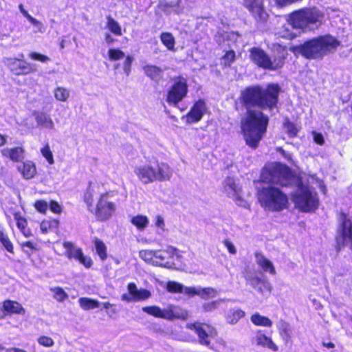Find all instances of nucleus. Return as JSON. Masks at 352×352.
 <instances>
[{
    "label": "nucleus",
    "mask_w": 352,
    "mask_h": 352,
    "mask_svg": "<svg viewBox=\"0 0 352 352\" xmlns=\"http://www.w3.org/2000/svg\"><path fill=\"white\" fill-rule=\"evenodd\" d=\"M104 38L108 44H111L115 42V39L109 34H106Z\"/></svg>",
    "instance_id": "nucleus-60"
},
{
    "label": "nucleus",
    "mask_w": 352,
    "mask_h": 352,
    "mask_svg": "<svg viewBox=\"0 0 352 352\" xmlns=\"http://www.w3.org/2000/svg\"><path fill=\"white\" fill-rule=\"evenodd\" d=\"M142 311L156 318H160L168 320L174 319L186 320L188 317L187 310L179 306L168 305L166 307L161 309L157 306L144 307Z\"/></svg>",
    "instance_id": "nucleus-8"
},
{
    "label": "nucleus",
    "mask_w": 352,
    "mask_h": 352,
    "mask_svg": "<svg viewBox=\"0 0 352 352\" xmlns=\"http://www.w3.org/2000/svg\"><path fill=\"white\" fill-rule=\"evenodd\" d=\"M236 56L234 50H230L225 52L221 58V65L224 67H230L236 60Z\"/></svg>",
    "instance_id": "nucleus-31"
},
{
    "label": "nucleus",
    "mask_w": 352,
    "mask_h": 352,
    "mask_svg": "<svg viewBox=\"0 0 352 352\" xmlns=\"http://www.w3.org/2000/svg\"><path fill=\"white\" fill-rule=\"evenodd\" d=\"M145 75L151 80L159 82L163 78V70L155 65H146L143 67Z\"/></svg>",
    "instance_id": "nucleus-22"
},
{
    "label": "nucleus",
    "mask_w": 352,
    "mask_h": 352,
    "mask_svg": "<svg viewBox=\"0 0 352 352\" xmlns=\"http://www.w3.org/2000/svg\"><path fill=\"white\" fill-rule=\"evenodd\" d=\"M155 255L156 251L150 250H141L139 252V256L142 260L153 265H155Z\"/></svg>",
    "instance_id": "nucleus-33"
},
{
    "label": "nucleus",
    "mask_w": 352,
    "mask_h": 352,
    "mask_svg": "<svg viewBox=\"0 0 352 352\" xmlns=\"http://www.w3.org/2000/svg\"><path fill=\"white\" fill-rule=\"evenodd\" d=\"M224 245L227 248L228 252L232 254H235L236 253V250L234 245L228 240H225L223 241Z\"/></svg>",
    "instance_id": "nucleus-56"
},
{
    "label": "nucleus",
    "mask_w": 352,
    "mask_h": 352,
    "mask_svg": "<svg viewBox=\"0 0 352 352\" xmlns=\"http://www.w3.org/2000/svg\"><path fill=\"white\" fill-rule=\"evenodd\" d=\"M284 333L286 336H289V329L288 325L287 324H284L283 325V329H281L280 334Z\"/></svg>",
    "instance_id": "nucleus-61"
},
{
    "label": "nucleus",
    "mask_w": 352,
    "mask_h": 352,
    "mask_svg": "<svg viewBox=\"0 0 352 352\" xmlns=\"http://www.w3.org/2000/svg\"><path fill=\"white\" fill-rule=\"evenodd\" d=\"M38 342L39 344L45 347H51L54 344V342L52 338L45 336L39 337L38 338Z\"/></svg>",
    "instance_id": "nucleus-48"
},
{
    "label": "nucleus",
    "mask_w": 352,
    "mask_h": 352,
    "mask_svg": "<svg viewBox=\"0 0 352 352\" xmlns=\"http://www.w3.org/2000/svg\"><path fill=\"white\" fill-rule=\"evenodd\" d=\"M122 63L124 72L126 76H129L131 71V65L133 61V57L131 55H127Z\"/></svg>",
    "instance_id": "nucleus-44"
},
{
    "label": "nucleus",
    "mask_w": 352,
    "mask_h": 352,
    "mask_svg": "<svg viewBox=\"0 0 352 352\" xmlns=\"http://www.w3.org/2000/svg\"><path fill=\"white\" fill-rule=\"evenodd\" d=\"M186 328L194 331L198 336L199 342L202 344L213 349L210 346V341L217 336L216 329L207 324L195 322L193 323H188Z\"/></svg>",
    "instance_id": "nucleus-11"
},
{
    "label": "nucleus",
    "mask_w": 352,
    "mask_h": 352,
    "mask_svg": "<svg viewBox=\"0 0 352 352\" xmlns=\"http://www.w3.org/2000/svg\"><path fill=\"white\" fill-rule=\"evenodd\" d=\"M122 300L127 302H132L134 300L133 296H131L130 293L129 294H124L122 296Z\"/></svg>",
    "instance_id": "nucleus-59"
},
{
    "label": "nucleus",
    "mask_w": 352,
    "mask_h": 352,
    "mask_svg": "<svg viewBox=\"0 0 352 352\" xmlns=\"http://www.w3.org/2000/svg\"><path fill=\"white\" fill-rule=\"evenodd\" d=\"M19 171L26 179H30L36 175L35 164L32 161H26L18 166Z\"/></svg>",
    "instance_id": "nucleus-23"
},
{
    "label": "nucleus",
    "mask_w": 352,
    "mask_h": 352,
    "mask_svg": "<svg viewBox=\"0 0 352 352\" xmlns=\"http://www.w3.org/2000/svg\"><path fill=\"white\" fill-rule=\"evenodd\" d=\"M65 250V255L69 259H75L83 265L86 268H89L92 265V260L90 257L83 254L82 250L76 247L74 243L69 241H63L62 243Z\"/></svg>",
    "instance_id": "nucleus-17"
},
{
    "label": "nucleus",
    "mask_w": 352,
    "mask_h": 352,
    "mask_svg": "<svg viewBox=\"0 0 352 352\" xmlns=\"http://www.w3.org/2000/svg\"><path fill=\"white\" fill-rule=\"evenodd\" d=\"M23 248H27L30 250H38L37 245L31 241H25L21 244Z\"/></svg>",
    "instance_id": "nucleus-57"
},
{
    "label": "nucleus",
    "mask_w": 352,
    "mask_h": 352,
    "mask_svg": "<svg viewBox=\"0 0 352 352\" xmlns=\"http://www.w3.org/2000/svg\"><path fill=\"white\" fill-rule=\"evenodd\" d=\"M252 342L258 346L271 350L272 351L276 352L278 351V346L272 340V338L267 336L263 331L258 330L256 331Z\"/></svg>",
    "instance_id": "nucleus-18"
},
{
    "label": "nucleus",
    "mask_w": 352,
    "mask_h": 352,
    "mask_svg": "<svg viewBox=\"0 0 352 352\" xmlns=\"http://www.w3.org/2000/svg\"><path fill=\"white\" fill-rule=\"evenodd\" d=\"M58 221H53L54 227H56ZM41 230L43 233H47L53 228L52 221H41L40 224Z\"/></svg>",
    "instance_id": "nucleus-51"
},
{
    "label": "nucleus",
    "mask_w": 352,
    "mask_h": 352,
    "mask_svg": "<svg viewBox=\"0 0 352 352\" xmlns=\"http://www.w3.org/2000/svg\"><path fill=\"white\" fill-rule=\"evenodd\" d=\"M109 58L111 61H118L125 57L124 52L119 48H111L108 51Z\"/></svg>",
    "instance_id": "nucleus-39"
},
{
    "label": "nucleus",
    "mask_w": 352,
    "mask_h": 352,
    "mask_svg": "<svg viewBox=\"0 0 352 352\" xmlns=\"http://www.w3.org/2000/svg\"><path fill=\"white\" fill-rule=\"evenodd\" d=\"M165 251L168 259H173L175 256L177 258L179 257L178 254V250L172 246L167 247Z\"/></svg>",
    "instance_id": "nucleus-54"
},
{
    "label": "nucleus",
    "mask_w": 352,
    "mask_h": 352,
    "mask_svg": "<svg viewBox=\"0 0 352 352\" xmlns=\"http://www.w3.org/2000/svg\"><path fill=\"white\" fill-rule=\"evenodd\" d=\"M243 6L258 23H265L269 18L264 0H243Z\"/></svg>",
    "instance_id": "nucleus-13"
},
{
    "label": "nucleus",
    "mask_w": 352,
    "mask_h": 352,
    "mask_svg": "<svg viewBox=\"0 0 352 352\" xmlns=\"http://www.w3.org/2000/svg\"><path fill=\"white\" fill-rule=\"evenodd\" d=\"M336 241L338 251L348 245L352 248V221H342L338 228Z\"/></svg>",
    "instance_id": "nucleus-14"
},
{
    "label": "nucleus",
    "mask_w": 352,
    "mask_h": 352,
    "mask_svg": "<svg viewBox=\"0 0 352 352\" xmlns=\"http://www.w3.org/2000/svg\"><path fill=\"white\" fill-rule=\"evenodd\" d=\"M250 321L258 327H271L273 324L272 321L268 317L262 316L259 313L252 314L250 316Z\"/></svg>",
    "instance_id": "nucleus-28"
},
{
    "label": "nucleus",
    "mask_w": 352,
    "mask_h": 352,
    "mask_svg": "<svg viewBox=\"0 0 352 352\" xmlns=\"http://www.w3.org/2000/svg\"><path fill=\"white\" fill-rule=\"evenodd\" d=\"M50 291L53 293V297L58 302H63L68 298V295L61 287H52Z\"/></svg>",
    "instance_id": "nucleus-38"
},
{
    "label": "nucleus",
    "mask_w": 352,
    "mask_h": 352,
    "mask_svg": "<svg viewBox=\"0 0 352 352\" xmlns=\"http://www.w3.org/2000/svg\"><path fill=\"white\" fill-rule=\"evenodd\" d=\"M284 127L287 129V133L289 138H295L298 135L299 129L296 125L291 122L289 119H286L283 122Z\"/></svg>",
    "instance_id": "nucleus-36"
},
{
    "label": "nucleus",
    "mask_w": 352,
    "mask_h": 352,
    "mask_svg": "<svg viewBox=\"0 0 352 352\" xmlns=\"http://www.w3.org/2000/svg\"><path fill=\"white\" fill-rule=\"evenodd\" d=\"M186 288H191V287H185L175 281H168L166 284L167 291L171 293H183L185 294Z\"/></svg>",
    "instance_id": "nucleus-34"
},
{
    "label": "nucleus",
    "mask_w": 352,
    "mask_h": 352,
    "mask_svg": "<svg viewBox=\"0 0 352 352\" xmlns=\"http://www.w3.org/2000/svg\"><path fill=\"white\" fill-rule=\"evenodd\" d=\"M79 305L84 310H89L99 307L100 302L94 299L89 298H80L78 300Z\"/></svg>",
    "instance_id": "nucleus-32"
},
{
    "label": "nucleus",
    "mask_w": 352,
    "mask_h": 352,
    "mask_svg": "<svg viewBox=\"0 0 352 352\" xmlns=\"http://www.w3.org/2000/svg\"><path fill=\"white\" fill-rule=\"evenodd\" d=\"M208 111V107L204 98L195 100L189 111L186 114V122L189 124L199 122Z\"/></svg>",
    "instance_id": "nucleus-16"
},
{
    "label": "nucleus",
    "mask_w": 352,
    "mask_h": 352,
    "mask_svg": "<svg viewBox=\"0 0 352 352\" xmlns=\"http://www.w3.org/2000/svg\"><path fill=\"white\" fill-rule=\"evenodd\" d=\"M6 136L0 133V147L4 146L6 144Z\"/></svg>",
    "instance_id": "nucleus-62"
},
{
    "label": "nucleus",
    "mask_w": 352,
    "mask_h": 352,
    "mask_svg": "<svg viewBox=\"0 0 352 352\" xmlns=\"http://www.w3.org/2000/svg\"><path fill=\"white\" fill-rule=\"evenodd\" d=\"M155 265L169 267V263L165 250H156Z\"/></svg>",
    "instance_id": "nucleus-35"
},
{
    "label": "nucleus",
    "mask_w": 352,
    "mask_h": 352,
    "mask_svg": "<svg viewBox=\"0 0 352 352\" xmlns=\"http://www.w3.org/2000/svg\"><path fill=\"white\" fill-rule=\"evenodd\" d=\"M48 207L50 211L54 214H59L62 212V206L56 201L51 200Z\"/></svg>",
    "instance_id": "nucleus-49"
},
{
    "label": "nucleus",
    "mask_w": 352,
    "mask_h": 352,
    "mask_svg": "<svg viewBox=\"0 0 352 352\" xmlns=\"http://www.w3.org/2000/svg\"><path fill=\"white\" fill-rule=\"evenodd\" d=\"M302 0H274L276 5L278 8H284L293 3L300 2Z\"/></svg>",
    "instance_id": "nucleus-53"
},
{
    "label": "nucleus",
    "mask_w": 352,
    "mask_h": 352,
    "mask_svg": "<svg viewBox=\"0 0 352 352\" xmlns=\"http://www.w3.org/2000/svg\"><path fill=\"white\" fill-rule=\"evenodd\" d=\"M83 199L87 204L89 210L93 211L94 208V195L90 190H87L84 193Z\"/></svg>",
    "instance_id": "nucleus-45"
},
{
    "label": "nucleus",
    "mask_w": 352,
    "mask_h": 352,
    "mask_svg": "<svg viewBox=\"0 0 352 352\" xmlns=\"http://www.w3.org/2000/svg\"><path fill=\"white\" fill-rule=\"evenodd\" d=\"M160 40L167 50L175 52V40L170 32H162L160 34Z\"/></svg>",
    "instance_id": "nucleus-29"
},
{
    "label": "nucleus",
    "mask_w": 352,
    "mask_h": 352,
    "mask_svg": "<svg viewBox=\"0 0 352 352\" xmlns=\"http://www.w3.org/2000/svg\"><path fill=\"white\" fill-rule=\"evenodd\" d=\"M221 301H223V300L221 299L204 303L203 305V309L206 312L212 311L217 309L219 302Z\"/></svg>",
    "instance_id": "nucleus-47"
},
{
    "label": "nucleus",
    "mask_w": 352,
    "mask_h": 352,
    "mask_svg": "<svg viewBox=\"0 0 352 352\" xmlns=\"http://www.w3.org/2000/svg\"><path fill=\"white\" fill-rule=\"evenodd\" d=\"M188 93V84L187 79L183 76L173 78V82L167 91L166 96V102L173 107H177Z\"/></svg>",
    "instance_id": "nucleus-7"
},
{
    "label": "nucleus",
    "mask_w": 352,
    "mask_h": 352,
    "mask_svg": "<svg viewBox=\"0 0 352 352\" xmlns=\"http://www.w3.org/2000/svg\"><path fill=\"white\" fill-rule=\"evenodd\" d=\"M29 57L34 60H38L41 63H46L50 60V58L44 54L36 52H32L29 54Z\"/></svg>",
    "instance_id": "nucleus-46"
},
{
    "label": "nucleus",
    "mask_w": 352,
    "mask_h": 352,
    "mask_svg": "<svg viewBox=\"0 0 352 352\" xmlns=\"http://www.w3.org/2000/svg\"><path fill=\"white\" fill-rule=\"evenodd\" d=\"M25 148L23 145L6 148L1 151V155L14 162H21L25 157Z\"/></svg>",
    "instance_id": "nucleus-20"
},
{
    "label": "nucleus",
    "mask_w": 352,
    "mask_h": 352,
    "mask_svg": "<svg viewBox=\"0 0 352 352\" xmlns=\"http://www.w3.org/2000/svg\"><path fill=\"white\" fill-rule=\"evenodd\" d=\"M292 201L296 208L305 212H314L319 205V199L316 192L308 187L302 188L300 192L292 195Z\"/></svg>",
    "instance_id": "nucleus-9"
},
{
    "label": "nucleus",
    "mask_w": 352,
    "mask_h": 352,
    "mask_svg": "<svg viewBox=\"0 0 352 352\" xmlns=\"http://www.w3.org/2000/svg\"><path fill=\"white\" fill-rule=\"evenodd\" d=\"M2 307L8 314L24 315L25 310L18 302L11 300H6L3 302Z\"/></svg>",
    "instance_id": "nucleus-25"
},
{
    "label": "nucleus",
    "mask_w": 352,
    "mask_h": 352,
    "mask_svg": "<svg viewBox=\"0 0 352 352\" xmlns=\"http://www.w3.org/2000/svg\"><path fill=\"white\" fill-rule=\"evenodd\" d=\"M134 173L138 179L144 184L155 181H168L172 176V170L165 162H157L155 167L149 164L137 166Z\"/></svg>",
    "instance_id": "nucleus-6"
},
{
    "label": "nucleus",
    "mask_w": 352,
    "mask_h": 352,
    "mask_svg": "<svg viewBox=\"0 0 352 352\" xmlns=\"http://www.w3.org/2000/svg\"><path fill=\"white\" fill-rule=\"evenodd\" d=\"M247 285L261 294L270 293L272 286L269 281L261 278L255 271L248 270L244 275Z\"/></svg>",
    "instance_id": "nucleus-15"
},
{
    "label": "nucleus",
    "mask_w": 352,
    "mask_h": 352,
    "mask_svg": "<svg viewBox=\"0 0 352 352\" xmlns=\"http://www.w3.org/2000/svg\"><path fill=\"white\" fill-rule=\"evenodd\" d=\"M324 14L316 6L303 7L294 10L287 21L293 29L305 33L318 29L323 23Z\"/></svg>",
    "instance_id": "nucleus-4"
},
{
    "label": "nucleus",
    "mask_w": 352,
    "mask_h": 352,
    "mask_svg": "<svg viewBox=\"0 0 352 352\" xmlns=\"http://www.w3.org/2000/svg\"><path fill=\"white\" fill-rule=\"evenodd\" d=\"M21 58H8L4 63L9 71L16 76H28L36 72L35 65L28 62L23 58V54H21Z\"/></svg>",
    "instance_id": "nucleus-10"
},
{
    "label": "nucleus",
    "mask_w": 352,
    "mask_h": 352,
    "mask_svg": "<svg viewBox=\"0 0 352 352\" xmlns=\"http://www.w3.org/2000/svg\"><path fill=\"white\" fill-rule=\"evenodd\" d=\"M32 114L38 126L45 127L49 129H52L54 128V122L47 113L43 111H34Z\"/></svg>",
    "instance_id": "nucleus-26"
},
{
    "label": "nucleus",
    "mask_w": 352,
    "mask_h": 352,
    "mask_svg": "<svg viewBox=\"0 0 352 352\" xmlns=\"http://www.w3.org/2000/svg\"><path fill=\"white\" fill-rule=\"evenodd\" d=\"M19 8L22 13V14L32 24L37 25L38 21L32 17L31 15L29 14L28 12L24 9L23 4H20L19 6Z\"/></svg>",
    "instance_id": "nucleus-52"
},
{
    "label": "nucleus",
    "mask_w": 352,
    "mask_h": 352,
    "mask_svg": "<svg viewBox=\"0 0 352 352\" xmlns=\"http://www.w3.org/2000/svg\"><path fill=\"white\" fill-rule=\"evenodd\" d=\"M250 59L259 68L269 71L282 69L289 56L287 47L279 43H274L272 56L259 47H252L249 50Z\"/></svg>",
    "instance_id": "nucleus-3"
},
{
    "label": "nucleus",
    "mask_w": 352,
    "mask_h": 352,
    "mask_svg": "<svg viewBox=\"0 0 352 352\" xmlns=\"http://www.w3.org/2000/svg\"><path fill=\"white\" fill-rule=\"evenodd\" d=\"M127 288L129 293H130L131 296H133L135 301L146 300L151 296V292L149 291L146 289H138L133 283H130Z\"/></svg>",
    "instance_id": "nucleus-24"
},
{
    "label": "nucleus",
    "mask_w": 352,
    "mask_h": 352,
    "mask_svg": "<svg viewBox=\"0 0 352 352\" xmlns=\"http://www.w3.org/2000/svg\"><path fill=\"white\" fill-rule=\"evenodd\" d=\"M94 245L96 250V253L100 256L102 261H104L107 257V247L105 244L99 239H96Z\"/></svg>",
    "instance_id": "nucleus-37"
},
{
    "label": "nucleus",
    "mask_w": 352,
    "mask_h": 352,
    "mask_svg": "<svg viewBox=\"0 0 352 352\" xmlns=\"http://www.w3.org/2000/svg\"><path fill=\"white\" fill-rule=\"evenodd\" d=\"M0 241L4 248L10 252H13V245L9 238L1 230H0Z\"/></svg>",
    "instance_id": "nucleus-43"
},
{
    "label": "nucleus",
    "mask_w": 352,
    "mask_h": 352,
    "mask_svg": "<svg viewBox=\"0 0 352 352\" xmlns=\"http://www.w3.org/2000/svg\"><path fill=\"white\" fill-rule=\"evenodd\" d=\"M254 256L256 263L263 271V272L268 273L273 276L276 274V269L273 263L263 254L256 252Z\"/></svg>",
    "instance_id": "nucleus-21"
},
{
    "label": "nucleus",
    "mask_w": 352,
    "mask_h": 352,
    "mask_svg": "<svg viewBox=\"0 0 352 352\" xmlns=\"http://www.w3.org/2000/svg\"><path fill=\"white\" fill-rule=\"evenodd\" d=\"M17 228L21 231V232L25 236H30L32 235V232L30 229L27 228V221H16Z\"/></svg>",
    "instance_id": "nucleus-50"
},
{
    "label": "nucleus",
    "mask_w": 352,
    "mask_h": 352,
    "mask_svg": "<svg viewBox=\"0 0 352 352\" xmlns=\"http://www.w3.org/2000/svg\"><path fill=\"white\" fill-rule=\"evenodd\" d=\"M245 312L238 308H233L230 309L226 315V320L228 324H235L240 319L244 318Z\"/></svg>",
    "instance_id": "nucleus-27"
},
{
    "label": "nucleus",
    "mask_w": 352,
    "mask_h": 352,
    "mask_svg": "<svg viewBox=\"0 0 352 352\" xmlns=\"http://www.w3.org/2000/svg\"><path fill=\"white\" fill-rule=\"evenodd\" d=\"M314 140L318 145H323L324 144V140L323 135L320 133L316 131L313 132Z\"/></svg>",
    "instance_id": "nucleus-55"
},
{
    "label": "nucleus",
    "mask_w": 352,
    "mask_h": 352,
    "mask_svg": "<svg viewBox=\"0 0 352 352\" xmlns=\"http://www.w3.org/2000/svg\"><path fill=\"white\" fill-rule=\"evenodd\" d=\"M185 294L190 296L197 295L203 299H208L215 298L218 292L212 287H191L186 289Z\"/></svg>",
    "instance_id": "nucleus-19"
},
{
    "label": "nucleus",
    "mask_w": 352,
    "mask_h": 352,
    "mask_svg": "<svg viewBox=\"0 0 352 352\" xmlns=\"http://www.w3.org/2000/svg\"><path fill=\"white\" fill-rule=\"evenodd\" d=\"M257 198L263 208L272 212L282 211L288 206L287 196L276 187L261 188L258 191Z\"/></svg>",
    "instance_id": "nucleus-5"
},
{
    "label": "nucleus",
    "mask_w": 352,
    "mask_h": 352,
    "mask_svg": "<svg viewBox=\"0 0 352 352\" xmlns=\"http://www.w3.org/2000/svg\"><path fill=\"white\" fill-rule=\"evenodd\" d=\"M34 208L41 214H46L48 204L45 200L38 199L36 200L34 204Z\"/></svg>",
    "instance_id": "nucleus-42"
},
{
    "label": "nucleus",
    "mask_w": 352,
    "mask_h": 352,
    "mask_svg": "<svg viewBox=\"0 0 352 352\" xmlns=\"http://www.w3.org/2000/svg\"><path fill=\"white\" fill-rule=\"evenodd\" d=\"M69 95V91L63 87H57L54 90V96L59 101H66Z\"/></svg>",
    "instance_id": "nucleus-40"
},
{
    "label": "nucleus",
    "mask_w": 352,
    "mask_h": 352,
    "mask_svg": "<svg viewBox=\"0 0 352 352\" xmlns=\"http://www.w3.org/2000/svg\"><path fill=\"white\" fill-rule=\"evenodd\" d=\"M132 223L137 227L138 229L142 230L146 227L148 221H132Z\"/></svg>",
    "instance_id": "nucleus-58"
},
{
    "label": "nucleus",
    "mask_w": 352,
    "mask_h": 352,
    "mask_svg": "<svg viewBox=\"0 0 352 352\" xmlns=\"http://www.w3.org/2000/svg\"><path fill=\"white\" fill-rule=\"evenodd\" d=\"M341 42L335 36L327 34L307 39L302 44L292 47L308 60H321L324 56L335 53Z\"/></svg>",
    "instance_id": "nucleus-2"
},
{
    "label": "nucleus",
    "mask_w": 352,
    "mask_h": 352,
    "mask_svg": "<svg viewBox=\"0 0 352 352\" xmlns=\"http://www.w3.org/2000/svg\"><path fill=\"white\" fill-rule=\"evenodd\" d=\"M281 88L278 83H269L265 87L253 85L241 91L239 100L245 109L241 118L240 127L245 144L256 149L265 135L270 119L263 110L278 107Z\"/></svg>",
    "instance_id": "nucleus-1"
},
{
    "label": "nucleus",
    "mask_w": 352,
    "mask_h": 352,
    "mask_svg": "<svg viewBox=\"0 0 352 352\" xmlns=\"http://www.w3.org/2000/svg\"><path fill=\"white\" fill-rule=\"evenodd\" d=\"M6 352H26L24 350L17 349V348H11L7 350Z\"/></svg>",
    "instance_id": "nucleus-64"
},
{
    "label": "nucleus",
    "mask_w": 352,
    "mask_h": 352,
    "mask_svg": "<svg viewBox=\"0 0 352 352\" xmlns=\"http://www.w3.org/2000/svg\"><path fill=\"white\" fill-rule=\"evenodd\" d=\"M131 220H144V221H146V220H148L147 219V217L146 216H143V215H137L135 217H133Z\"/></svg>",
    "instance_id": "nucleus-63"
},
{
    "label": "nucleus",
    "mask_w": 352,
    "mask_h": 352,
    "mask_svg": "<svg viewBox=\"0 0 352 352\" xmlns=\"http://www.w3.org/2000/svg\"><path fill=\"white\" fill-rule=\"evenodd\" d=\"M115 195L113 191L102 193L94 209V214L98 218L108 219L116 212V206L114 202L109 200Z\"/></svg>",
    "instance_id": "nucleus-12"
},
{
    "label": "nucleus",
    "mask_w": 352,
    "mask_h": 352,
    "mask_svg": "<svg viewBox=\"0 0 352 352\" xmlns=\"http://www.w3.org/2000/svg\"><path fill=\"white\" fill-rule=\"evenodd\" d=\"M41 153L50 165L54 163L53 154L51 151L50 145L47 143L41 148Z\"/></svg>",
    "instance_id": "nucleus-41"
},
{
    "label": "nucleus",
    "mask_w": 352,
    "mask_h": 352,
    "mask_svg": "<svg viewBox=\"0 0 352 352\" xmlns=\"http://www.w3.org/2000/svg\"><path fill=\"white\" fill-rule=\"evenodd\" d=\"M107 29L116 36H122V32L120 25L110 15L107 16Z\"/></svg>",
    "instance_id": "nucleus-30"
}]
</instances>
